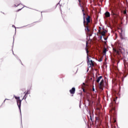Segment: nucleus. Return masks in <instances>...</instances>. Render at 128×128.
<instances>
[{"mask_svg":"<svg viewBox=\"0 0 128 128\" xmlns=\"http://www.w3.org/2000/svg\"><path fill=\"white\" fill-rule=\"evenodd\" d=\"M82 12H83L84 16V28H85V31L86 32H90V16H88L87 18H86V14L84 13V9L82 8Z\"/></svg>","mask_w":128,"mask_h":128,"instance_id":"obj_1","label":"nucleus"},{"mask_svg":"<svg viewBox=\"0 0 128 128\" xmlns=\"http://www.w3.org/2000/svg\"><path fill=\"white\" fill-rule=\"evenodd\" d=\"M88 59V61L87 62L88 64H90V68H92L94 66V61H93L92 60H90V58H87Z\"/></svg>","mask_w":128,"mask_h":128,"instance_id":"obj_2","label":"nucleus"},{"mask_svg":"<svg viewBox=\"0 0 128 128\" xmlns=\"http://www.w3.org/2000/svg\"><path fill=\"white\" fill-rule=\"evenodd\" d=\"M88 42H86V48H85L86 50V52L87 54V58H91L92 56L88 54V52H90V51H88ZM92 58H94V57H92Z\"/></svg>","mask_w":128,"mask_h":128,"instance_id":"obj_3","label":"nucleus"},{"mask_svg":"<svg viewBox=\"0 0 128 128\" xmlns=\"http://www.w3.org/2000/svg\"><path fill=\"white\" fill-rule=\"evenodd\" d=\"M99 88L102 90H104V79L102 80L100 83Z\"/></svg>","mask_w":128,"mask_h":128,"instance_id":"obj_4","label":"nucleus"},{"mask_svg":"<svg viewBox=\"0 0 128 128\" xmlns=\"http://www.w3.org/2000/svg\"><path fill=\"white\" fill-rule=\"evenodd\" d=\"M70 92L71 94H72V96H74V94L76 92V88H72V89L70 90Z\"/></svg>","mask_w":128,"mask_h":128,"instance_id":"obj_5","label":"nucleus"},{"mask_svg":"<svg viewBox=\"0 0 128 128\" xmlns=\"http://www.w3.org/2000/svg\"><path fill=\"white\" fill-rule=\"evenodd\" d=\"M96 122H98V124H102V120H100V117H96Z\"/></svg>","mask_w":128,"mask_h":128,"instance_id":"obj_6","label":"nucleus"},{"mask_svg":"<svg viewBox=\"0 0 128 128\" xmlns=\"http://www.w3.org/2000/svg\"><path fill=\"white\" fill-rule=\"evenodd\" d=\"M98 32L100 34H102V36H106V33L108 32V31H106V30H104L102 32H100V30H98Z\"/></svg>","mask_w":128,"mask_h":128,"instance_id":"obj_7","label":"nucleus"},{"mask_svg":"<svg viewBox=\"0 0 128 128\" xmlns=\"http://www.w3.org/2000/svg\"><path fill=\"white\" fill-rule=\"evenodd\" d=\"M17 104L19 110H20V106H22V100H16Z\"/></svg>","mask_w":128,"mask_h":128,"instance_id":"obj_8","label":"nucleus"},{"mask_svg":"<svg viewBox=\"0 0 128 128\" xmlns=\"http://www.w3.org/2000/svg\"><path fill=\"white\" fill-rule=\"evenodd\" d=\"M111 14L112 16H114V18H118V13H114V12L113 10H112L111 11Z\"/></svg>","mask_w":128,"mask_h":128,"instance_id":"obj_9","label":"nucleus"},{"mask_svg":"<svg viewBox=\"0 0 128 128\" xmlns=\"http://www.w3.org/2000/svg\"><path fill=\"white\" fill-rule=\"evenodd\" d=\"M18 6H19V9L18 10V12H20V10H22L23 8H24V5L22 4H19L18 5Z\"/></svg>","mask_w":128,"mask_h":128,"instance_id":"obj_10","label":"nucleus"},{"mask_svg":"<svg viewBox=\"0 0 128 128\" xmlns=\"http://www.w3.org/2000/svg\"><path fill=\"white\" fill-rule=\"evenodd\" d=\"M104 16L106 18H110V14L108 12H106L104 13Z\"/></svg>","mask_w":128,"mask_h":128,"instance_id":"obj_11","label":"nucleus"},{"mask_svg":"<svg viewBox=\"0 0 128 128\" xmlns=\"http://www.w3.org/2000/svg\"><path fill=\"white\" fill-rule=\"evenodd\" d=\"M113 50L114 52H116V54L120 56V52L118 50L116 49H114V48H113Z\"/></svg>","mask_w":128,"mask_h":128,"instance_id":"obj_12","label":"nucleus"},{"mask_svg":"<svg viewBox=\"0 0 128 128\" xmlns=\"http://www.w3.org/2000/svg\"><path fill=\"white\" fill-rule=\"evenodd\" d=\"M102 76H100L98 77L96 80V82H98H98H100V80H102Z\"/></svg>","mask_w":128,"mask_h":128,"instance_id":"obj_13","label":"nucleus"},{"mask_svg":"<svg viewBox=\"0 0 128 128\" xmlns=\"http://www.w3.org/2000/svg\"><path fill=\"white\" fill-rule=\"evenodd\" d=\"M90 120L92 122H94V120H92V118H94V115H92V114L90 113Z\"/></svg>","mask_w":128,"mask_h":128,"instance_id":"obj_14","label":"nucleus"},{"mask_svg":"<svg viewBox=\"0 0 128 128\" xmlns=\"http://www.w3.org/2000/svg\"><path fill=\"white\" fill-rule=\"evenodd\" d=\"M24 94L25 96H24L23 98H24V100H26V94H28V91L26 93L25 92Z\"/></svg>","mask_w":128,"mask_h":128,"instance_id":"obj_15","label":"nucleus"},{"mask_svg":"<svg viewBox=\"0 0 128 128\" xmlns=\"http://www.w3.org/2000/svg\"><path fill=\"white\" fill-rule=\"evenodd\" d=\"M103 53L104 54H106V48H104L103 50Z\"/></svg>","mask_w":128,"mask_h":128,"instance_id":"obj_16","label":"nucleus"},{"mask_svg":"<svg viewBox=\"0 0 128 128\" xmlns=\"http://www.w3.org/2000/svg\"><path fill=\"white\" fill-rule=\"evenodd\" d=\"M110 112H114V108H112V110H110Z\"/></svg>","mask_w":128,"mask_h":128,"instance_id":"obj_17","label":"nucleus"},{"mask_svg":"<svg viewBox=\"0 0 128 128\" xmlns=\"http://www.w3.org/2000/svg\"><path fill=\"white\" fill-rule=\"evenodd\" d=\"M123 14H126V10H124Z\"/></svg>","mask_w":128,"mask_h":128,"instance_id":"obj_18","label":"nucleus"},{"mask_svg":"<svg viewBox=\"0 0 128 128\" xmlns=\"http://www.w3.org/2000/svg\"><path fill=\"white\" fill-rule=\"evenodd\" d=\"M14 98H15L16 100H20V97L15 96Z\"/></svg>","mask_w":128,"mask_h":128,"instance_id":"obj_19","label":"nucleus"},{"mask_svg":"<svg viewBox=\"0 0 128 128\" xmlns=\"http://www.w3.org/2000/svg\"><path fill=\"white\" fill-rule=\"evenodd\" d=\"M120 38H122V40H124V37L122 36H121Z\"/></svg>","mask_w":128,"mask_h":128,"instance_id":"obj_20","label":"nucleus"},{"mask_svg":"<svg viewBox=\"0 0 128 128\" xmlns=\"http://www.w3.org/2000/svg\"><path fill=\"white\" fill-rule=\"evenodd\" d=\"M118 46H119V48H122V45H120V44H118Z\"/></svg>","mask_w":128,"mask_h":128,"instance_id":"obj_21","label":"nucleus"},{"mask_svg":"<svg viewBox=\"0 0 128 128\" xmlns=\"http://www.w3.org/2000/svg\"><path fill=\"white\" fill-rule=\"evenodd\" d=\"M102 58H100L99 60V62H102Z\"/></svg>","mask_w":128,"mask_h":128,"instance_id":"obj_22","label":"nucleus"},{"mask_svg":"<svg viewBox=\"0 0 128 128\" xmlns=\"http://www.w3.org/2000/svg\"><path fill=\"white\" fill-rule=\"evenodd\" d=\"M114 10V12L115 14H116V10Z\"/></svg>","mask_w":128,"mask_h":128,"instance_id":"obj_23","label":"nucleus"},{"mask_svg":"<svg viewBox=\"0 0 128 128\" xmlns=\"http://www.w3.org/2000/svg\"><path fill=\"white\" fill-rule=\"evenodd\" d=\"M100 40H102V36H100Z\"/></svg>","mask_w":128,"mask_h":128,"instance_id":"obj_24","label":"nucleus"},{"mask_svg":"<svg viewBox=\"0 0 128 128\" xmlns=\"http://www.w3.org/2000/svg\"><path fill=\"white\" fill-rule=\"evenodd\" d=\"M92 92H94V87L92 88Z\"/></svg>","mask_w":128,"mask_h":128,"instance_id":"obj_25","label":"nucleus"},{"mask_svg":"<svg viewBox=\"0 0 128 128\" xmlns=\"http://www.w3.org/2000/svg\"><path fill=\"white\" fill-rule=\"evenodd\" d=\"M104 40H108V38H104Z\"/></svg>","mask_w":128,"mask_h":128,"instance_id":"obj_26","label":"nucleus"},{"mask_svg":"<svg viewBox=\"0 0 128 128\" xmlns=\"http://www.w3.org/2000/svg\"><path fill=\"white\" fill-rule=\"evenodd\" d=\"M79 2L80 4V0H79Z\"/></svg>","mask_w":128,"mask_h":128,"instance_id":"obj_27","label":"nucleus"},{"mask_svg":"<svg viewBox=\"0 0 128 128\" xmlns=\"http://www.w3.org/2000/svg\"><path fill=\"white\" fill-rule=\"evenodd\" d=\"M83 91L84 92V89H83Z\"/></svg>","mask_w":128,"mask_h":128,"instance_id":"obj_28","label":"nucleus"},{"mask_svg":"<svg viewBox=\"0 0 128 128\" xmlns=\"http://www.w3.org/2000/svg\"><path fill=\"white\" fill-rule=\"evenodd\" d=\"M83 84L84 86V84H85L84 83H83Z\"/></svg>","mask_w":128,"mask_h":128,"instance_id":"obj_29","label":"nucleus"},{"mask_svg":"<svg viewBox=\"0 0 128 128\" xmlns=\"http://www.w3.org/2000/svg\"><path fill=\"white\" fill-rule=\"evenodd\" d=\"M114 102H116V99L114 100Z\"/></svg>","mask_w":128,"mask_h":128,"instance_id":"obj_30","label":"nucleus"},{"mask_svg":"<svg viewBox=\"0 0 128 128\" xmlns=\"http://www.w3.org/2000/svg\"><path fill=\"white\" fill-rule=\"evenodd\" d=\"M114 122H116V120H114Z\"/></svg>","mask_w":128,"mask_h":128,"instance_id":"obj_31","label":"nucleus"},{"mask_svg":"<svg viewBox=\"0 0 128 128\" xmlns=\"http://www.w3.org/2000/svg\"><path fill=\"white\" fill-rule=\"evenodd\" d=\"M105 44H106V42H105Z\"/></svg>","mask_w":128,"mask_h":128,"instance_id":"obj_32","label":"nucleus"},{"mask_svg":"<svg viewBox=\"0 0 128 128\" xmlns=\"http://www.w3.org/2000/svg\"><path fill=\"white\" fill-rule=\"evenodd\" d=\"M6 100H4V102Z\"/></svg>","mask_w":128,"mask_h":128,"instance_id":"obj_33","label":"nucleus"}]
</instances>
